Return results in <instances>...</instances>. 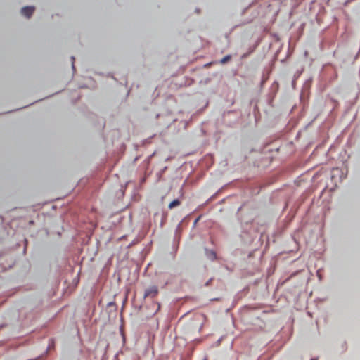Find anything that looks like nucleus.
Wrapping results in <instances>:
<instances>
[{
    "label": "nucleus",
    "instance_id": "nucleus-5",
    "mask_svg": "<svg viewBox=\"0 0 360 360\" xmlns=\"http://www.w3.org/2000/svg\"><path fill=\"white\" fill-rule=\"evenodd\" d=\"M72 68L75 69V65H74V61H75V58L74 57H72Z\"/></svg>",
    "mask_w": 360,
    "mask_h": 360
},
{
    "label": "nucleus",
    "instance_id": "nucleus-2",
    "mask_svg": "<svg viewBox=\"0 0 360 360\" xmlns=\"http://www.w3.org/2000/svg\"><path fill=\"white\" fill-rule=\"evenodd\" d=\"M34 11V6H25L21 9V13L27 18H30Z\"/></svg>",
    "mask_w": 360,
    "mask_h": 360
},
{
    "label": "nucleus",
    "instance_id": "nucleus-3",
    "mask_svg": "<svg viewBox=\"0 0 360 360\" xmlns=\"http://www.w3.org/2000/svg\"><path fill=\"white\" fill-rule=\"evenodd\" d=\"M180 204H181V201L178 199H176V200H174L173 201H172L169 204L168 207L169 209H173L174 207L179 206Z\"/></svg>",
    "mask_w": 360,
    "mask_h": 360
},
{
    "label": "nucleus",
    "instance_id": "nucleus-1",
    "mask_svg": "<svg viewBox=\"0 0 360 360\" xmlns=\"http://www.w3.org/2000/svg\"><path fill=\"white\" fill-rule=\"evenodd\" d=\"M158 294V288L157 286H150V288H147L145 290L144 292V297H150L154 298Z\"/></svg>",
    "mask_w": 360,
    "mask_h": 360
},
{
    "label": "nucleus",
    "instance_id": "nucleus-4",
    "mask_svg": "<svg viewBox=\"0 0 360 360\" xmlns=\"http://www.w3.org/2000/svg\"><path fill=\"white\" fill-rule=\"evenodd\" d=\"M230 59H231V56L227 55L221 60L220 63L221 64H224V63H227Z\"/></svg>",
    "mask_w": 360,
    "mask_h": 360
}]
</instances>
